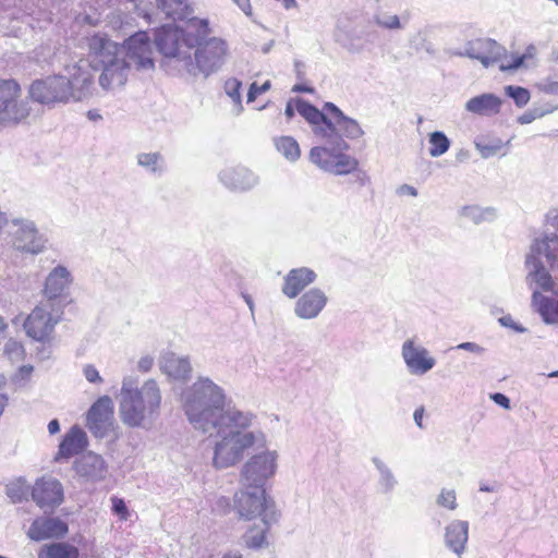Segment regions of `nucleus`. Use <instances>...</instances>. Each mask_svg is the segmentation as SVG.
<instances>
[{"instance_id":"f257e3e1","label":"nucleus","mask_w":558,"mask_h":558,"mask_svg":"<svg viewBox=\"0 0 558 558\" xmlns=\"http://www.w3.org/2000/svg\"><path fill=\"white\" fill-rule=\"evenodd\" d=\"M230 403L225 389L206 376H199L181 392L182 410L190 424L219 438L213 458L217 469L234 465L248 448L264 438L262 432L248 430L255 415Z\"/></svg>"},{"instance_id":"f03ea898","label":"nucleus","mask_w":558,"mask_h":558,"mask_svg":"<svg viewBox=\"0 0 558 558\" xmlns=\"http://www.w3.org/2000/svg\"><path fill=\"white\" fill-rule=\"evenodd\" d=\"M210 34L207 19L191 20L184 27H159L154 43L163 57L162 65L193 77L207 78L219 72L227 61L229 46L220 37H209Z\"/></svg>"},{"instance_id":"7ed1b4c3","label":"nucleus","mask_w":558,"mask_h":558,"mask_svg":"<svg viewBox=\"0 0 558 558\" xmlns=\"http://www.w3.org/2000/svg\"><path fill=\"white\" fill-rule=\"evenodd\" d=\"M298 112L312 125L314 135L336 150H348L350 145L343 137L356 140L364 131L359 122L343 113L333 102H325L319 110L310 101L298 97Z\"/></svg>"},{"instance_id":"20e7f679","label":"nucleus","mask_w":558,"mask_h":558,"mask_svg":"<svg viewBox=\"0 0 558 558\" xmlns=\"http://www.w3.org/2000/svg\"><path fill=\"white\" fill-rule=\"evenodd\" d=\"M88 53L84 59L93 71H101L99 84L104 89L123 86L126 83V70L120 54V45L107 35L95 34L87 38Z\"/></svg>"},{"instance_id":"39448f33","label":"nucleus","mask_w":558,"mask_h":558,"mask_svg":"<svg viewBox=\"0 0 558 558\" xmlns=\"http://www.w3.org/2000/svg\"><path fill=\"white\" fill-rule=\"evenodd\" d=\"M161 399L157 381L146 380L136 393L119 402L121 421L132 428H151L160 415Z\"/></svg>"},{"instance_id":"423d86ee","label":"nucleus","mask_w":558,"mask_h":558,"mask_svg":"<svg viewBox=\"0 0 558 558\" xmlns=\"http://www.w3.org/2000/svg\"><path fill=\"white\" fill-rule=\"evenodd\" d=\"M525 263L529 268L526 280L530 288L533 291H551L553 279L549 270L558 268V236L546 233L535 239Z\"/></svg>"},{"instance_id":"0eeeda50","label":"nucleus","mask_w":558,"mask_h":558,"mask_svg":"<svg viewBox=\"0 0 558 558\" xmlns=\"http://www.w3.org/2000/svg\"><path fill=\"white\" fill-rule=\"evenodd\" d=\"M345 150L331 149L330 146H315L310 151V160L318 168L335 175L355 173V181L364 186L369 178L359 170L356 158L344 154Z\"/></svg>"},{"instance_id":"6e6552de","label":"nucleus","mask_w":558,"mask_h":558,"mask_svg":"<svg viewBox=\"0 0 558 558\" xmlns=\"http://www.w3.org/2000/svg\"><path fill=\"white\" fill-rule=\"evenodd\" d=\"M235 508L241 518L252 520L260 517L267 527L278 521L279 513L272 500L266 498L265 489L262 492L245 487L235 494Z\"/></svg>"},{"instance_id":"1a4fd4ad","label":"nucleus","mask_w":558,"mask_h":558,"mask_svg":"<svg viewBox=\"0 0 558 558\" xmlns=\"http://www.w3.org/2000/svg\"><path fill=\"white\" fill-rule=\"evenodd\" d=\"M120 54L125 64L126 77L131 69L150 71L155 69L153 41L147 32L140 31L120 45Z\"/></svg>"},{"instance_id":"9d476101","label":"nucleus","mask_w":558,"mask_h":558,"mask_svg":"<svg viewBox=\"0 0 558 558\" xmlns=\"http://www.w3.org/2000/svg\"><path fill=\"white\" fill-rule=\"evenodd\" d=\"M62 314L63 310L54 306L53 303L41 302L26 317L23 328L29 338L46 342L50 339Z\"/></svg>"},{"instance_id":"9b49d317","label":"nucleus","mask_w":558,"mask_h":558,"mask_svg":"<svg viewBox=\"0 0 558 558\" xmlns=\"http://www.w3.org/2000/svg\"><path fill=\"white\" fill-rule=\"evenodd\" d=\"M32 100L53 107L57 104H68L72 100L71 86L62 74L49 75L34 81L28 90Z\"/></svg>"},{"instance_id":"f8f14e48","label":"nucleus","mask_w":558,"mask_h":558,"mask_svg":"<svg viewBox=\"0 0 558 558\" xmlns=\"http://www.w3.org/2000/svg\"><path fill=\"white\" fill-rule=\"evenodd\" d=\"M276 452H263L253 456L242 468L241 481L244 487L265 489L266 481L276 472Z\"/></svg>"},{"instance_id":"ddd939ff","label":"nucleus","mask_w":558,"mask_h":558,"mask_svg":"<svg viewBox=\"0 0 558 558\" xmlns=\"http://www.w3.org/2000/svg\"><path fill=\"white\" fill-rule=\"evenodd\" d=\"M11 226L15 229L11 232L13 246L23 253L38 255L46 248L47 238L39 232L36 223L26 218H14Z\"/></svg>"},{"instance_id":"4468645a","label":"nucleus","mask_w":558,"mask_h":558,"mask_svg":"<svg viewBox=\"0 0 558 558\" xmlns=\"http://www.w3.org/2000/svg\"><path fill=\"white\" fill-rule=\"evenodd\" d=\"M66 82L71 86L72 101H81L92 94L94 72L84 59L64 65Z\"/></svg>"},{"instance_id":"2eb2a0df","label":"nucleus","mask_w":558,"mask_h":558,"mask_svg":"<svg viewBox=\"0 0 558 558\" xmlns=\"http://www.w3.org/2000/svg\"><path fill=\"white\" fill-rule=\"evenodd\" d=\"M73 282L71 271L63 265H58L50 270L45 280L44 295L47 303L63 310L68 304L65 291Z\"/></svg>"},{"instance_id":"dca6fc26","label":"nucleus","mask_w":558,"mask_h":558,"mask_svg":"<svg viewBox=\"0 0 558 558\" xmlns=\"http://www.w3.org/2000/svg\"><path fill=\"white\" fill-rule=\"evenodd\" d=\"M113 420V402L109 396L99 397L86 413V427L96 438L108 435Z\"/></svg>"},{"instance_id":"f3484780","label":"nucleus","mask_w":558,"mask_h":558,"mask_svg":"<svg viewBox=\"0 0 558 558\" xmlns=\"http://www.w3.org/2000/svg\"><path fill=\"white\" fill-rule=\"evenodd\" d=\"M454 54L476 59L485 68H488L498 62L506 54V49L494 39L477 38L468 41L463 51H458Z\"/></svg>"},{"instance_id":"a211bd4d","label":"nucleus","mask_w":558,"mask_h":558,"mask_svg":"<svg viewBox=\"0 0 558 558\" xmlns=\"http://www.w3.org/2000/svg\"><path fill=\"white\" fill-rule=\"evenodd\" d=\"M32 498L45 512L53 511L63 502V486L53 477H43L33 486Z\"/></svg>"},{"instance_id":"6ab92c4d","label":"nucleus","mask_w":558,"mask_h":558,"mask_svg":"<svg viewBox=\"0 0 558 558\" xmlns=\"http://www.w3.org/2000/svg\"><path fill=\"white\" fill-rule=\"evenodd\" d=\"M402 359L412 375H424L436 365L426 348L417 345L414 339H408L401 348Z\"/></svg>"},{"instance_id":"aec40b11","label":"nucleus","mask_w":558,"mask_h":558,"mask_svg":"<svg viewBox=\"0 0 558 558\" xmlns=\"http://www.w3.org/2000/svg\"><path fill=\"white\" fill-rule=\"evenodd\" d=\"M218 179L232 192H247L259 183L258 175L244 166L226 167L219 172Z\"/></svg>"},{"instance_id":"412c9836","label":"nucleus","mask_w":558,"mask_h":558,"mask_svg":"<svg viewBox=\"0 0 558 558\" xmlns=\"http://www.w3.org/2000/svg\"><path fill=\"white\" fill-rule=\"evenodd\" d=\"M327 303L328 296L322 289L311 288L298 298L293 311L301 319H314L324 311Z\"/></svg>"},{"instance_id":"4be33fe9","label":"nucleus","mask_w":558,"mask_h":558,"mask_svg":"<svg viewBox=\"0 0 558 558\" xmlns=\"http://www.w3.org/2000/svg\"><path fill=\"white\" fill-rule=\"evenodd\" d=\"M68 531L66 522L59 517H40L32 522L27 535L31 539L40 542L50 538H62Z\"/></svg>"},{"instance_id":"5701e85b","label":"nucleus","mask_w":558,"mask_h":558,"mask_svg":"<svg viewBox=\"0 0 558 558\" xmlns=\"http://www.w3.org/2000/svg\"><path fill=\"white\" fill-rule=\"evenodd\" d=\"M316 279L317 274L308 267L293 268L283 277L281 292L289 299H295Z\"/></svg>"},{"instance_id":"b1692460","label":"nucleus","mask_w":558,"mask_h":558,"mask_svg":"<svg viewBox=\"0 0 558 558\" xmlns=\"http://www.w3.org/2000/svg\"><path fill=\"white\" fill-rule=\"evenodd\" d=\"M75 471L88 482H99L106 477L107 463L101 456L89 451L75 462Z\"/></svg>"},{"instance_id":"393cba45","label":"nucleus","mask_w":558,"mask_h":558,"mask_svg":"<svg viewBox=\"0 0 558 558\" xmlns=\"http://www.w3.org/2000/svg\"><path fill=\"white\" fill-rule=\"evenodd\" d=\"M88 446L86 433L78 425H73L59 445L56 460L69 459L83 452Z\"/></svg>"},{"instance_id":"a878e982","label":"nucleus","mask_w":558,"mask_h":558,"mask_svg":"<svg viewBox=\"0 0 558 558\" xmlns=\"http://www.w3.org/2000/svg\"><path fill=\"white\" fill-rule=\"evenodd\" d=\"M469 539V522L464 520H453L445 527V545L459 558L465 551V545Z\"/></svg>"},{"instance_id":"bb28decb","label":"nucleus","mask_w":558,"mask_h":558,"mask_svg":"<svg viewBox=\"0 0 558 558\" xmlns=\"http://www.w3.org/2000/svg\"><path fill=\"white\" fill-rule=\"evenodd\" d=\"M29 112L31 107L27 99H22L21 96L12 97L10 102L0 106V125H16L24 121Z\"/></svg>"},{"instance_id":"cd10ccee","label":"nucleus","mask_w":558,"mask_h":558,"mask_svg":"<svg viewBox=\"0 0 558 558\" xmlns=\"http://www.w3.org/2000/svg\"><path fill=\"white\" fill-rule=\"evenodd\" d=\"M160 368L163 374L175 380H187L192 375V365L189 357L168 353L163 356Z\"/></svg>"},{"instance_id":"c85d7f7f","label":"nucleus","mask_w":558,"mask_h":558,"mask_svg":"<svg viewBox=\"0 0 558 558\" xmlns=\"http://www.w3.org/2000/svg\"><path fill=\"white\" fill-rule=\"evenodd\" d=\"M502 99L495 94L484 93L472 97L465 104V110L477 116H493L500 111Z\"/></svg>"},{"instance_id":"c756f323","label":"nucleus","mask_w":558,"mask_h":558,"mask_svg":"<svg viewBox=\"0 0 558 558\" xmlns=\"http://www.w3.org/2000/svg\"><path fill=\"white\" fill-rule=\"evenodd\" d=\"M156 5L166 17L173 21H185L186 24L191 23V20H195L193 16L194 10L189 4L187 0H155Z\"/></svg>"},{"instance_id":"7c9ffc66","label":"nucleus","mask_w":558,"mask_h":558,"mask_svg":"<svg viewBox=\"0 0 558 558\" xmlns=\"http://www.w3.org/2000/svg\"><path fill=\"white\" fill-rule=\"evenodd\" d=\"M532 304L545 324H558V300L545 296L539 291L534 290Z\"/></svg>"},{"instance_id":"2f4dec72","label":"nucleus","mask_w":558,"mask_h":558,"mask_svg":"<svg viewBox=\"0 0 558 558\" xmlns=\"http://www.w3.org/2000/svg\"><path fill=\"white\" fill-rule=\"evenodd\" d=\"M372 462L378 472V492L384 495L391 494L398 485V480L392 470L378 457H373Z\"/></svg>"},{"instance_id":"473e14b6","label":"nucleus","mask_w":558,"mask_h":558,"mask_svg":"<svg viewBox=\"0 0 558 558\" xmlns=\"http://www.w3.org/2000/svg\"><path fill=\"white\" fill-rule=\"evenodd\" d=\"M137 165L146 169L149 173L158 177H160L166 171V160L163 156L158 151L138 154Z\"/></svg>"},{"instance_id":"72a5a7b5","label":"nucleus","mask_w":558,"mask_h":558,"mask_svg":"<svg viewBox=\"0 0 558 558\" xmlns=\"http://www.w3.org/2000/svg\"><path fill=\"white\" fill-rule=\"evenodd\" d=\"M461 216L470 219L475 225L485 221H493L496 218V209L494 207H480L477 205H469L461 208Z\"/></svg>"},{"instance_id":"f704fd0d","label":"nucleus","mask_w":558,"mask_h":558,"mask_svg":"<svg viewBox=\"0 0 558 558\" xmlns=\"http://www.w3.org/2000/svg\"><path fill=\"white\" fill-rule=\"evenodd\" d=\"M78 558L80 551L77 547L69 543H52L47 545L46 548L39 554V558Z\"/></svg>"},{"instance_id":"c9c22d12","label":"nucleus","mask_w":558,"mask_h":558,"mask_svg":"<svg viewBox=\"0 0 558 558\" xmlns=\"http://www.w3.org/2000/svg\"><path fill=\"white\" fill-rule=\"evenodd\" d=\"M277 150L288 160L295 161L300 158V146L292 136H281L275 140Z\"/></svg>"},{"instance_id":"e433bc0d","label":"nucleus","mask_w":558,"mask_h":558,"mask_svg":"<svg viewBox=\"0 0 558 558\" xmlns=\"http://www.w3.org/2000/svg\"><path fill=\"white\" fill-rule=\"evenodd\" d=\"M428 142L430 144L428 151L432 157H439L450 148V140L441 131L432 132L428 135Z\"/></svg>"},{"instance_id":"4c0bfd02","label":"nucleus","mask_w":558,"mask_h":558,"mask_svg":"<svg viewBox=\"0 0 558 558\" xmlns=\"http://www.w3.org/2000/svg\"><path fill=\"white\" fill-rule=\"evenodd\" d=\"M20 84L13 78H0V106L10 102L12 97L21 96Z\"/></svg>"},{"instance_id":"58836bf2","label":"nucleus","mask_w":558,"mask_h":558,"mask_svg":"<svg viewBox=\"0 0 558 558\" xmlns=\"http://www.w3.org/2000/svg\"><path fill=\"white\" fill-rule=\"evenodd\" d=\"M505 95L511 98L518 108L525 107L530 99V90L522 86L507 85L504 87Z\"/></svg>"},{"instance_id":"ea45409f","label":"nucleus","mask_w":558,"mask_h":558,"mask_svg":"<svg viewBox=\"0 0 558 558\" xmlns=\"http://www.w3.org/2000/svg\"><path fill=\"white\" fill-rule=\"evenodd\" d=\"M241 88L242 82L235 77L228 78L225 82V92L234 102L238 113H240L243 109Z\"/></svg>"},{"instance_id":"a19ab883","label":"nucleus","mask_w":558,"mask_h":558,"mask_svg":"<svg viewBox=\"0 0 558 558\" xmlns=\"http://www.w3.org/2000/svg\"><path fill=\"white\" fill-rule=\"evenodd\" d=\"M504 143L501 140L496 138L489 143H485L482 141L475 142V147L481 154L482 158H490L499 153V150L502 148Z\"/></svg>"},{"instance_id":"79ce46f5","label":"nucleus","mask_w":558,"mask_h":558,"mask_svg":"<svg viewBox=\"0 0 558 558\" xmlns=\"http://www.w3.org/2000/svg\"><path fill=\"white\" fill-rule=\"evenodd\" d=\"M269 527L267 525H264V529L259 532L254 533V531H250L244 536V542L248 548L252 549H259L267 545L266 541V532Z\"/></svg>"},{"instance_id":"37998d69","label":"nucleus","mask_w":558,"mask_h":558,"mask_svg":"<svg viewBox=\"0 0 558 558\" xmlns=\"http://www.w3.org/2000/svg\"><path fill=\"white\" fill-rule=\"evenodd\" d=\"M554 111H555V108H549V109L532 108V109L525 111L523 114H521L518 118V122L520 124H529V123H532L534 120L543 118L544 116L551 113Z\"/></svg>"},{"instance_id":"c03bdc74","label":"nucleus","mask_w":558,"mask_h":558,"mask_svg":"<svg viewBox=\"0 0 558 558\" xmlns=\"http://www.w3.org/2000/svg\"><path fill=\"white\" fill-rule=\"evenodd\" d=\"M140 390L137 380L131 376L124 377L120 391V401H124Z\"/></svg>"},{"instance_id":"a18cd8bd","label":"nucleus","mask_w":558,"mask_h":558,"mask_svg":"<svg viewBox=\"0 0 558 558\" xmlns=\"http://www.w3.org/2000/svg\"><path fill=\"white\" fill-rule=\"evenodd\" d=\"M437 504L449 510H454L458 506L456 501V492L453 489H441L437 498Z\"/></svg>"},{"instance_id":"49530a36","label":"nucleus","mask_w":558,"mask_h":558,"mask_svg":"<svg viewBox=\"0 0 558 558\" xmlns=\"http://www.w3.org/2000/svg\"><path fill=\"white\" fill-rule=\"evenodd\" d=\"M270 87V81H266L260 86H258L256 82H253L247 92V102H253L258 95L269 90Z\"/></svg>"},{"instance_id":"de8ad7c7","label":"nucleus","mask_w":558,"mask_h":558,"mask_svg":"<svg viewBox=\"0 0 558 558\" xmlns=\"http://www.w3.org/2000/svg\"><path fill=\"white\" fill-rule=\"evenodd\" d=\"M376 24L387 29H399L401 28L400 19L398 15H387L383 17H376Z\"/></svg>"},{"instance_id":"09e8293b","label":"nucleus","mask_w":558,"mask_h":558,"mask_svg":"<svg viewBox=\"0 0 558 558\" xmlns=\"http://www.w3.org/2000/svg\"><path fill=\"white\" fill-rule=\"evenodd\" d=\"M498 322L502 327L510 328L515 332L524 333L527 331V329L525 327H523L521 324L514 322L510 314L501 316L498 319Z\"/></svg>"},{"instance_id":"8fccbe9b","label":"nucleus","mask_w":558,"mask_h":558,"mask_svg":"<svg viewBox=\"0 0 558 558\" xmlns=\"http://www.w3.org/2000/svg\"><path fill=\"white\" fill-rule=\"evenodd\" d=\"M83 374L86 380L89 381L90 384H100L104 381L97 368L92 364H87L84 366Z\"/></svg>"},{"instance_id":"3c124183","label":"nucleus","mask_w":558,"mask_h":558,"mask_svg":"<svg viewBox=\"0 0 558 558\" xmlns=\"http://www.w3.org/2000/svg\"><path fill=\"white\" fill-rule=\"evenodd\" d=\"M111 502L113 513L119 515L121 519L126 520L129 512L124 500L118 497H112Z\"/></svg>"},{"instance_id":"603ef678","label":"nucleus","mask_w":558,"mask_h":558,"mask_svg":"<svg viewBox=\"0 0 558 558\" xmlns=\"http://www.w3.org/2000/svg\"><path fill=\"white\" fill-rule=\"evenodd\" d=\"M7 496L13 501V502H22L25 498V493L22 488V486L19 485H10L7 487Z\"/></svg>"},{"instance_id":"864d4df0","label":"nucleus","mask_w":558,"mask_h":558,"mask_svg":"<svg viewBox=\"0 0 558 558\" xmlns=\"http://www.w3.org/2000/svg\"><path fill=\"white\" fill-rule=\"evenodd\" d=\"M524 61H525V54L517 56V57L512 58V60L510 62H508L507 64L502 63L500 65V70L501 71H515L524 64Z\"/></svg>"},{"instance_id":"5fc2aeb1","label":"nucleus","mask_w":558,"mask_h":558,"mask_svg":"<svg viewBox=\"0 0 558 558\" xmlns=\"http://www.w3.org/2000/svg\"><path fill=\"white\" fill-rule=\"evenodd\" d=\"M454 349L469 351V352H472L475 354H483L485 352V349L483 347H481L480 344H477L475 342H470V341L461 342L458 345H456Z\"/></svg>"},{"instance_id":"6e6d98bb","label":"nucleus","mask_w":558,"mask_h":558,"mask_svg":"<svg viewBox=\"0 0 558 558\" xmlns=\"http://www.w3.org/2000/svg\"><path fill=\"white\" fill-rule=\"evenodd\" d=\"M490 399L505 410H509L511 408L510 399L501 392H495L490 395Z\"/></svg>"},{"instance_id":"4d7b16f0","label":"nucleus","mask_w":558,"mask_h":558,"mask_svg":"<svg viewBox=\"0 0 558 558\" xmlns=\"http://www.w3.org/2000/svg\"><path fill=\"white\" fill-rule=\"evenodd\" d=\"M154 365V357L150 355L142 356L137 363V369L142 373H147Z\"/></svg>"},{"instance_id":"13d9d810","label":"nucleus","mask_w":558,"mask_h":558,"mask_svg":"<svg viewBox=\"0 0 558 558\" xmlns=\"http://www.w3.org/2000/svg\"><path fill=\"white\" fill-rule=\"evenodd\" d=\"M538 87L542 92L549 95H558V82L557 81H547L538 84Z\"/></svg>"},{"instance_id":"bf43d9fd","label":"nucleus","mask_w":558,"mask_h":558,"mask_svg":"<svg viewBox=\"0 0 558 558\" xmlns=\"http://www.w3.org/2000/svg\"><path fill=\"white\" fill-rule=\"evenodd\" d=\"M296 99H290L287 105H286V108H284V116L287 118L288 121L292 120L295 116V110H298L296 108Z\"/></svg>"},{"instance_id":"052dcab7","label":"nucleus","mask_w":558,"mask_h":558,"mask_svg":"<svg viewBox=\"0 0 558 558\" xmlns=\"http://www.w3.org/2000/svg\"><path fill=\"white\" fill-rule=\"evenodd\" d=\"M241 10L242 12L250 16L252 15V7L250 3V0H232Z\"/></svg>"},{"instance_id":"680f3d73","label":"nucleus","mask_w":558,"mask_h":558,"mask_svg":"<svg viewBox=\"0 0 558 558\" xmlns=\"http://www.w3.org/2000/svg\"><path fill=\"white\" fill-rule=\"evenodd\" d=\"M398 192L400 194H408L410 196H416L417 195V190L412 186V185H409V184H403L399 187Z\"/></svg>"},{"instance_id":"e2e57ef3","label":"nucleus","mask_w":558,"mask_h":558,"mask_svg":"<svg viewBox=\"0 0 558 558\" xmlns=\"http://www.w3.org/2000/svg\"><path fill=\"white\" fill-rule=\"evenodd\" d=\"M423 415H424V408L423 407H420L417 408L415 411H414V414H413V418H414V422L415 424L420 427V428H423Z\"/></svg>"},{"instance_id":"0e129e2a","label":"nucleus","mask_w":558,"mask_h":558,"mask_svg":"<svg viewBox=\"0 0 558 558\" xmlns=\"http://www.w3.org/2000/svg\"><path fill=\"white\" fill-rule=\"evenodd\" d=\"M292 92L312 94L314 92V88L305 84H295L292 88Z\"/></svg>"},{"instance_id":"69168bd1","label":"nucleus","mask_w":558,"mask_h":558,"mask_svg":"<svg viewBox=\"0 0 558 558\" xmlns=\"http://www.w3.org/2000/svg\"><path fill=\"white\" fill-rule=\"evenodd\" d=\"M48 432L51 435H54L60 432V423L57 418H53L48 423Z\"/></svg>"},{"instance_id":"338daca9","label":"nucleus","mask_w":558,"mask_h":558,"mask_svg":"<svg viewBox=\"0 0 558 558\" xmlns=\"http://www.w3.org/2000/svg\"><path fill=\"white\" fill-rule=\"evenodd\" d=\"M303 68H304V63L302 61H300V60L294 61V69H295V73H296V76L299 80H302L304 76Z\"/></svg>"},{"instance_id":"774afa93","label":"nucleus","mask_w":558,"mask_h":558,"mask_svg":"<svg viewBox=\"0 0 558 558\" xmlns=\"http://www.w3.org/2000/svg\"><path fill=\"white\" fill-rule=\"evenodd\" d=\"M242 296H243L245 303L247 304L251 313L254 314V302H253L252 296L250 294H246V293H242Z\"/></svg>"}]
</instances>
